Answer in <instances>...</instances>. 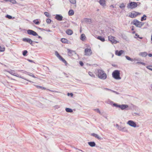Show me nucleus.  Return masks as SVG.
Listing matches in <instances>:
<instances>
[{"label": "nucleus", "instance_id": "f257e3e1", "mask_svg": "<svg viewBox=\"0 0 152 152\" xmlns=\"http://www.w3.org/2000/svg\"><path fill=\"white\" fill-rule=\"evenodd\" d=\"M97 75L99 78L103 80L106 79L107 77L106 74L103 70L101 69L98 70Z\"/></svg>", "mask_w": 152, "mask_h": 152}, {"label": "nucleus", "instance_id": "f03ea898", "mask_svg": "<svg viewBox=\"0 0 152 152\" xmlns=\"http://www.w3.org/2000/svg\"><path fill=\"white\" fill-rule=\"evenodd\" d=\"M113 77L117 80H120L121 78L120 77V71L118 70L114 71L112 73Z\"/></svg>", "mask_w": 152, "mask_h": 152}, {"label": "nucleus", "instance_id": "7ed1b4c3", "mask_svg": "<svg viewBox=\"0 0 152 152\" xmlns=\"http://www.w3.org/2000/svg\"><path fill=\"white\" fill-rule=\"evenodd\" d=\"M137 6V3L133 2L128 4L127 7L129 9H133L136 7Z\"/></svg>", "mask_w": 152, "mask_h": 152}, {"label": "nucleus", "instance_id": "20e7f679", "mask_svg": "<svg viewBox=\"0 0 152 152\" xmlns=\"http://www.w3.org/2000/svg\"><path fill=\"white\" fill-rule=\"evenodd\" d=\"M108 40L110 41L112 44H116L118 42V41L115 39V37L112 36H109L108 37Z\"/></svg>", "mask_w": 152, "mask_h": 152}, {"label": "nucleus", "instance_id": "39448f33", "mask_svg": "<svg viewBox=\"0 0 152 152\" xmlns=\"http://www.w3.org/2000/svg\"><path fill=\"white\" fill-rule=\"evenodd\" d=\"M133 24L136 26L139 27H141L143 25V23H142L136 20H135L133 21Z\"/></svg>", "mask_w": 152, "mask_h": 152}, {"label": "nucleus", "instance_id": "423d86ee", "mask_svg": "<svg viewBox=\"0 0 152 152\" xmlns=\"http://www.w3.org/2000/svg\"><path fill=\"white\" fill-rule=\"evenodd\" d=\"M85 55L89 56H91L92 53V51L90 49H85L84 51Z\"/></svg>", "mask_w": 152, "mask_h": 152}, {"label": "nucleus", "instance_id": "0eeeda50", "mask_svg": "<svg viewBox=\"0 0 152 152\" xmlns=\"http://www.w3.org/2000/svg\"><path fill=\"white\" fill-rule=\"evenodd\" d=\"M127 124L135 128L137 126L136 123L132 120L129 121L127 123Z\"/></svg>", "mask_w": 152, "mask_h": 152}, {"label": "nucleus", "instance_id": "6e6552de", "mask_svg": "<svg viewBox=\"0 0 152 152\" xmlns=\"http://www.w3.org/2000/svg\"><path fill=\"white\" fill-rule=\"evenodd\" d=\"M140 14V13L139 12H134L131 13V14L129 15V16L130 18H134L137 16L138 15Z\"/></svg>", "mask_w": 152, "mask_h": 152}, {"label": "nucleus", "instance_id": "1a4fd4ad", "mask_svg": "<svg viewBox=\"0 0 152 152\" xmlns=\"http://www.w3.org/2000/svg\"><path fill=\"white\" fill-rule=\"evenodd\" d=\"M27 33L29 35H31L34 36L38 35L37 33L36 32L31 30H28L27 31Z\"/></svg>", "mask_w": 152, "mask_h": 152}, {"label": "nucleus", "instance_id": "9d476101", "mask_svg": "<svg viewBox=\"0 0 152 152\" xmlns=\"http://www.w3.org/2000/svg\"><path fill=\"white\" fill-rule=\"evenodd\" d=\"M118 129L119 131L123 132H128V130L125 127H123L121 126H120Z\"/></svg>", "mask_w": 152, "mask_h": 152}, {"label": "nucleus", "instance_id": "9b49d317", "mask_svg": "<svg viewBox=\"0 0 152 152\" xmlns=\"http://www.w3.org/2000/svg\"><path fill=\"white\" fill-rule=\"evenodd\" d=\"M22 40L23 42H27L32 45L33 41L30 39L28 38H23Z\"/></svg>", "mask_w": 152, "mask_h": 152}, {"label": "nucleus", "instance_id": "f8f14e48", "mask_svg": "<svg viewBox=\"0 0 152 152\" xmlns=\"http://www.w3.org/2000/svg\"><path fill=\"white\" fill-rule=\"evenodd\" d=\"M63 18V16L57 14L56 15L55 18L58 20L61 21L62 20Z\"/></svg>", "mask_w": 152, "mask_h": 152}, {"label": "nucleus", "instance_id": "ddd939ff", "mask_svg": "<svg viewBox=\"0 0 152 152\" xmlns=\"http://www.w3.org/2000/svg\"><path fill=\"white\" fill-rule=\"evenodd\" d=\"M124 52V51L123 50H120L119 51H118V50H116L115 52V54L116 55L120 56Z\"/></svg>", "mask_w": 152, "mask_h": 152}, {"label": "nucleus", "instance_id": "4468645a", "mask_svg": "<svg viewBox=\"0 0 152 152\" xmlns=\"http://www.w3.org/2000/svg\"><path fill=\"white\" fill-rule=\"evenodd\" d=\"M67 51H68V54L69 56H72L73 53L76 54V53L74 51L70 50L69 49H67Z\"/></svg>", "mask_w": 152, "mask_h": 152}, {"label": "nucleus", "instance_id": "2eb2a0df", "mask_svg": "<svg viewBox=\"0 0 152 152\" xmlns=\"http://www.w3.org/2000/svg\"><path fill=\"white\" fill-rule=\"evenodd\" d=\"M128 106L127 104H121L120 105L119 108L122 110H124L126 108H128Z\"/></svg>", "mask_w": 152, "mask_h": 152}, {"label": "nucleus", "instance_id": "dca6fc26", "mask_svg": "<svg viewBox=\"0 0 152 152\" xmlns=\"http://www.w3.org/2000/svg\"><path fill=\"white\" fill-rule=\"evenodd\" d=\"M91 135L93 137H95L98 140H100L101 139V137H100L98 135L94 133H92Z\"/></svg>", "mask_w": 152, "mask_h": 152}, {"label": "nucleus", "instance_id": "f3484780", "mask_svg": "<svg viewBox=\"0 0 152 152\" xmlns=\"http://www.w3.org/2000/svg\"><path fill=\"white\" fill-rule=\"evenodd\" d=\"M139 55L143 57H145L147 56V53L145 52H140L139 53Z\"/></svg>", "mask_w": 152, "mask_h": 152}, {"label": "nucleus", "instance_id": "a211bd4d", "mask_svg": "<svg viewBox=\"0 0 152 152\" xmlns=\"http://www.w3.org/2000/svg\"><path fill=\"white\" fill-rule=\"evenodd\" d=\"M99 3L103 7L105 6L106 5L105 0H99Z\"/></svg>", "mask_w": 152, "mask_h": 152}, {"label": "nucleus", "instance_id": "6ab92c4d", "mask_svg": "<svg viewBox=\"0 0 152 152\" xmlns=\"http://www.w3.org/2000/svg\"><path fill=\"white\" fill-rule=\"evenodd\" d=\"M125 57H126V58L128 60L131 61H138V60L137 59H136V58H134V59H132L129 56H125Z\"/></svg>", "mask_w": 152, "mask_h": 152}, {"label": "nucleus", "instance_id": "aec40b11", "mask_svg": "<svg viewBox=\"0 0 152 152\" xmlns=\"http://www.w3.org/2000/svg\"><path fill=\"white\" fill-rule=\"evenodd\" d=\"M9 72L10 73V74H11V75H13L14 76H16L17 77L19 76V75L18 74H16L15 73V71L14 70H11V71H10V72Z\"/></svg>", "mask_w": 152, "mask_h": 152}, {"label": "nucleus", "instance_id": "412c9836", "mask_svg": "<svg viewBox=\"0 0 152 152\" xmlns=\"http://www.w3.org/2000/svg\"><path fill=\"white\" fill-rule=\"evenodd\" d=\"M88 145L91 147H93L95 146L96 144L94 142H88Z\"/></svg>", "mask_w": 152, "mask_h": 152}, {"label": "nucleus", "instance_id": "4be33fe9", "mask_svg": "<svg viewBox=\"0 0 152 152\" xmlns=\"http://www.w3.org/2000/svg\"><path fill=\"white\" fill-rule=\"evenodd\" d=\"M86 38V37L84 34H82L81 35L80 39L83 41H84Z\"/></svg>", "mask_w": 152, "mask_h": 152}, {"label": "nucleus", "instance_id": "5701e85b", "mask_svg": "<svg viewBox=\"0 0 152 152\" xmlns=\"http://www.w3.org/2000/svg\"><path fill=\"white\" fill-rule=\"evenodd\" d=\"M66 33L69 35H71L72 34L73 32L70 29H68L66 31Z\"/></svg>", "mask_w": 152, "mask_h": 152}, {"label": "nucleus", "instance_id": "b1692460", "mask_svg": "<svg viewBox=\"0 0 152 152\" xmlns=\"http://www.w3.org/2000/svg\"><path fill=\"white\" fill-rule=\"evenodd\" d=\"M74 14V12L73 10H71L68 12V15H72Z\"/></svg>", "mask_w": 152, "mask_h": 152}, {"label": "nucleus", "instance_id": "393cba45", "mask_svg": "<svg viewBox=\"0 0 152 152\" xmlns=\"http://www.w3.org/2000/svg\"><path fill=\"white\" fill-rule=\"evenodd\" d=\"M97 39L100 40L102 42H104L105 41L104 38L101 36H98L97 37Z\"/></svg>", "mask_w": 152, "mask_h": 152}, {"label": "nucleus", "instance_id": "a878e982", "mask_svg": "<svg viewBox=\"0 0 152 152\" xmlns=\"http://www.w3.org/2000/svg\"><path fill=\"white\" fill-rule=\"evenodd\" d=\"M59 59L60 60L62 61L64 63H65V64H66V65L67 64V63L66 61L61 56V58H60Z\"/></svg>", "mask_w": 152, "mask_h": 152}, {"label": "nucleus", "instance_id": "bb28decb", "mask_svg": "<svg viewBox=\"0 0 152 152\" xmlns=\"http://www.w3.org/2000/svg\"><path fill=\"white\" fill-rule=\"evenodd\" d=\"M61 42L64 43H67L68 40L65 38H62L61 40Z\"/></svg>", "mask_w": 152, "mask_h": 152}, {"label": "nucleus", "instance_id": "cd10ccee", "mask_svg": "<svg viewBox=\"0 0 152 152\" xmlns=\"http://www.w3.org/2000/svg\"><path fill=\"white\" fill-rule=\"evenodd\" d=\"M65 110L67 112L72 113L73 112L72 110L69 108H66L65 109Z\"/></svg>", "mask_w": 152, "mask_h": 152}, {"label": "nucleus", "instance_id": "c85d7f7f", "mask_svg": "<svg viewBox=\"0 0 152 152\" xmlns=\"http://www.w3.org/2000/svg\"><path fill=\"white\" fill-rule=\"evenodd\" d=\"M88 74L91 77H95V75L92 72H88Z\"/></svg>", "mask_w": 152, "mask_h": 152}, {"label": "nucleus", "instance_id": "c756f323", "mask_svg": "<svg viewBox=\"0 0 152 152\" xmlns=\"http://www.w3.org/2000/svg\"><path fill=\"white\" fill-rule=\"evenodd\" d=\"M38 19L34 20L33 22L36 25H38L39 23V22L38 21Z\"/></svg>", "mask_w": 152, "mask_h": 152}, {"label": "nucleus", "instance_id": "7c9ffc66", "mask_svg": "<svg viewBox=\"0 0 152 152\" xmlns=\"http://www.w3.org/2000/svg\"><path fill=\"white\" fill-rule=\"evenodd\" d=\"M44 14L48 17L50 18V14L47 12H45L44 13Z\"/></svg>", "mask_w": 152, "mask_h": 152}, {"label": "nucleus", "instance_id": "2f4dec72", "mask_svg": "<svg viewBox=\"0 0 152 152\" xmlns=\"http://www.w3.org/2000/svg\"><path fill=\"white\" fill-rule=\"evenodd\" d=\"M55 55L58 58H61V56H60L59 54L58 53V52L57 51H56L55 52Z\"/></svg>", "mask_w": 152, "mask_h": 152}, {"label": "nucleus", "instance_id": "473e14b6", "mask_svg": "<svg viewBox=\"0 0 152 152\" xmlns=\"http://www.w3.org/2000/svg\"><path fill=\"white\" fill-rule=\"evenodd\" d=\"M70 2L73 4H75L76 3V0H69Z\"/></svg>", "mask_w": 152, "mask_h": 152}, {"label": "nucleus", "instance_id": "72a5a7b5", "mask_svg": "<svg viewBox=\"0 0 152 152\" xmlns=\"http://www.w3.org/2000/svg\"><path fill=\"white\" fill-rule=\"evenodd\" d=\"M5 50V48L3 47L0 46V51L1 52L4 51Z\"/></svg>", "mask_w": 152, "mask_h": 152}, {"label": "nucleus", "instance_id": "f704fd0d", "mask_svg": "<svg viewBox=\"0 0 152 152\" xmlns=\"http://www.w3.org/2000/svg\"><path fill=\"white\" fill-rule=\"evenodd\" d=\"M9 1L13 4H15L17 3V2L15 0H9Z\"/></svg>", "mask_w": 152, "mask_h": 152}, {"label": "nucleus", "instance_id": "c9c22d12", "mask_svg": "<svg viewBox=\"0 0 152 152\" xmlns=\"http://www.w3.org/2000/svg\"><path fill=\"white\" fill-rule=\"evenodd\" d=\"M125 7V5H124V4L123 3H122L120 4L119 7L121 8H124Z\"/></svg>", "mask_w": 152, "mask_h": 152}, {"label": "nucleus", "instance_id": "e433bc0d", "mask_svg": "<svg viewBox=\"0 0 152 152\" xmlns=\"http://www.w3.org/2000/svg\"><path fill=\"white\" fill-rule=\"evenodd\" d=\"M134 114H135V115H133L135 116H140V114L139 113L135 112V113H134Z\"/></svg>", "mask_w": 152, "mask_h": 152}, {"label": "nucleus", "instance_id": "4c0bfd02", "mask_svg": "<svg viewBox=\"0 0 152 152\" xmlns=\"http://www.w3.org/2000/svg\"><path fill=\"white\" fill-rule=\"evenodd\" d=\"M146 17V16L145 15H144L143 16V17H142V18H141V21H143L144 20H146V18H145V19H144V17Z\"/></svg>", "mask_w": 152, "mask_h": 152}, {"label": "nucleus", "instance_id": "58836bf2", "mask_svg": "<svg viewBox=\"0 0 152 152\" xmlns=\"http://www.w3.org/2000/svg\"><path fill=\"white\" fill-rule=\"evenodd\" d=\"M46 22L50 24L51 23V20L50 19L48 18L46 20Z\"/></svg>", "mask_w": 152, "mask_h": 152}, {"label": "nucleus", "instance_id": "ea45409f", "mask_svg": "<svg viewBox=\"0 0 152 152\" xmlns=\"http://www.w3.org/2000/svg\"><path fill=\"white\" fill-rule=\"evenodd\" d=\"M28 75L30 76H31L34 78H36V77L34 76L33 74H32L31 73H28Z\"/></svg>", "mask_w": 152, "mask_h": 152}, {"label": "nucleus", "instance_id": "a19ab883", "mask_svg": "<svg viewBox=\"0 0 152 152\" xmlns=\"http://www.w3.org/2000/svg\"><path fill=\"white\" fill-rule=\"evenodd\" d=\"M134 37L135 38H140V39H142V37H139V35H138L137 34H135V36Z\"/></svg>", "mask_w": 152, "mask_h": 152}, {"label": "nucleus", "instance_id": "79ce46f5", "mask_svg": "<svg viewBox=\"0 0 152 152\" xmlns=\"http://www.w3.org/2000/svg\"><path fill=\"white\" fill-rule=\"evenodd\" d=\"M136 64H142L143 65H145V63H143V62H137L136 63Z\"/></svg>", "mask_w": 152, "mask_h": 152}, {"label": "nucleus", "instance_id": "37998d69", "mask_svg": "<svg viewBox=\"0 0 152 152\" xmlns=\"http://www.w3.org/2000/svg\"><path fill=\"white\" fill-rule=\"evenodd\" d=\"M28 52L26 50H24L23 53V54L24 56H25L26 54Z\"/></svg>", "mask_w": 152, "mask_h": 152}, {"label": "nucleus", "instance_id": "c03bdc74", "mask_svg": "<svg viewBox=\"0 0 152 152\" xmlns=\"http://www.w3.org/2000/svg\"><path fill=\"white\" fill-rule=\"evenodd\" d=\"M113 105L114 106L116 107H119H119H120V104H115V103L113 104Z\"/></svg>", "mask_w": 152, "mask_h": 152}, {"label": "nucleus", "instance_id": "a18cd8bd", "mask_svg": "<svg viewBox=\"0 0 152 152\" xmlns=\"http://www.w3.org/2000/svg\"><path fill=\"white\" fill-rule=\"evenodd\" d=\"M148 69L152 71V66H147L146 67Z\"/></svg>", "mask_w": 152, "mask_h": 152}, {"label": "nucleus", "instance_id": "49530a36", "mask_svg": "<svg viewBox=\"0 0 152 152\" xmlns=\"http://www.w3.org/2000/svg\"><path fill=\"white\" fill-rule=\"evenodd\" d=\"M6 18L9 19H11L12 18V17L10 15H7L6 16Z\"/></svg>", "mask_w": 152, "mask_h": 152}, {"label": "nucleus", "instance_id": "de8ad7c7", "mask_svg": "<svg viewBox=\"0 0 152 152\" xmlns=\"http://www.w3.org/2000/svg\"><path fill=\"white\" fill-rule=\"evenodd\" d=\"M105 89L106 90H110L111 91H112L113 92H115V93H116V94H118V93L117 92H116V91H112L110 89H108V88H105Z\"/></svg>", "mask_w": 152, "mask_h": 152}, {"label": "nucleus", "instance_id": "09e8293b", "mask_svg": "<svg viewBox=\"0 0 152 152\" xmlns=\"http://www.w3.org/2000/svg\"><path fill=\"white\" fill-rule=\"evenodd\" d=\"M67 95L68 96H69V95H70L71 97H72L73 96V94L72 93H68L67 94Z\"/></svg>", "mask_w": 152, "mask_h": 152}, {"label": "nucleus", "instance_id": "8fccbe9b", "mask_svg": "<svg viewBox=\"0 0 152 152\" xmlns=\"http://www.w3.org/2000/svg\"><path fill=\"white\" fill-rule=\"evenodd\" d=\"M95 110L98 113H100L101 112H100L99 110V109H95Z\"/></svg>", "mask_w": 152, "mask_h": 152}, {"label": "nucleus", "instance_id": "3c124183", "mask_svg": "<svg viewBox=\"0 0 152 152\" xmlns=\"http://www.w3.org/2000/svg\"><path fill=\"white\" fill-rule=\"evenodd\" d=\"M79 64L81 66H83V62L81 61L80 62Z\"/></svg>", "mask_w": 152, "mask_h": 152}, {"label": "nucleus", "instance_id": "603ef678", "mask_svg": "<svg viewBox=\"0 0 152 152\" xmlns=\"http://www.w3.org/2000/svg\"><path fill=\"white\" fill-rule=\"evenodd\" d=\"M36 87V88L38 89L39 88H41V86H37V85H35Z\"/></svg>", "mask_w": 152, "mask_h": 152}, {"label": "nucleus", "instance_id": "864d4df0", "mask_svg": "<svg viewBox=\"0 0 152 152\" xmlns=\"http://www.w3.org/2000/svg\"><path fill=\"white\" fill-rule=\"evenodd\" d=\"M60 107L58 105H56L54 106V107L55 108H59Z\"/></svg>", "mask_w": 152, "mask_h": 152}, {"label": "nucleus", "instance_id": "5fc2aeb1", "mask_svg": "<svg viewBox=\"0 0 152 152\" xmlns=\"http://www.w3.org/2000/svg\"><path fill=\"white\" fill-rule=\"evenodd\" d=\"M40 89H41L42 90H45L46 89V88L45 87L42 86H41Z\"/></svg>", "mask_w": 152, "mask_h": 152}, {"label": "nucleus", "instance_id": "6e6d98bb", "mask_svg": "<svg viewBox=\"0 0 152 152\" xmlns=\"http://www.w3.org/2000/svg\"><path fill=\"white\" fill-rule=\"evenodd\" d=\"M28 61H29V62H34L33 60H31L30 59H28Z\"/></svg>", "mask_w": 152, "mask_h": 152}, {"label": "nucleus", "instance_id": "4d7b16f0", "mask_svg": "<svg viewBox=\"0 0 152 152\" xmlns=\"http://www.w3.org/2000/svg\"><path fill=\"white\" fill-rule=\"evenodd\" d=\"M148 56L150 57H151L152 56V54L151 53L149 54Z\"/></svg>", "mask_w": 152, "mask_h": 152}, {"label": "nucleus", "instance_id": "13d9d810", "mask_svg": "<svg viewBox=\"0 0 152 152\" xmlns=\"http://www.w3.org/2000/svg\"><path fill=\"white\" fill-rule=\"evenodd\" d=\"M49 90L50 91H51L53 92H56V93H59V92L56 91H51V90Z\"/></svg>", "mask_w": 152, "mask_h": 152}, {"label": "nucleus", "instance_id": "bf43d9fd", "mask_svg": "<svg viewBox=\"0 0 152 152\" xmlns=\"http://www.w3.org/2000/svg\"><path fill=\"white\" fill-rule=\"evenodd\" d=\"M116 127L117 128V129H118V127H119V126H119L118 124H116Z\"/></svg>", "mask_w": 152, "mask_h": 152}, {"label": "nucleus", "instance_id": "052dcab7", "mask_svg": "<svg viewBox=\"0 0 152 152\" xmlns=\"http://www.w3.org/2000/svg\"><path fill=\"white\" fill-rule=\"evenodd\" d=\"M25 79V80H27V81H29V82H32L31 81H30V80H28L26 79Z\"/></svg>", "mask_w": 152, "mask_h": 152}, {"label": "nucleus", "instance_id": "680f3d73", "mask_svg": "<svg viewBox=\"0 0 152 152\" xmlns=\"http://www.w3.org/2000/svg\"><path fill=\"white\" fill-rule=\"evenodd\" d=\"M38 38H41V37L40 36H38Z\"/></svg>", "mask_w": 152, "mask_h": 152}, {"label": "nucleus", "instance_id": "e2e57ef3", "mask_svg": "<svg viewBox=\"0 0 152 152\" xmlns=\"http://www.w3.org/2000/svg\"><path fill=\"white\" fill-rule=\"evenodd\" d=\"M4 0L6 1H8L9 0Z\"/></svg>", "mask_w": 152, "mask_h": 152}, {"label": "nucleus", "instance_id": "0e129e2a", "mask_svg": "<svg viewBox=\"0 0 152 152\" xmlns=\"http://www.w3.org/2000/svg\"><path fill=\"white\" fill-rule=\"evenodd\" d=\"M132 30H134V28H133V27H132Z\"/></svg>", "mask_w": 152, "mask_h": 152}, {"label": "nucleus", "instance_id": "69168bd1", "mask_svg": "<svg viewBox=\"0 0 152 152\" xmlns=\"http://www.w3.org/2000/svg\"><path fill=\"white\" fill-rule=\"evenodd\" d=\"M151 40L152 41V35L151 36Z\"/></svg>", "mask_w": 152, "mask_h": 152}, {"label": "nucleus", "instance_id": "338daca9", "mask_svg": "<svg viewBox=\"0 0 152 152\" xmlns=\"http://www.w3.org/2000/svg\"><path fill=\"white\" fill-rule=\"evenodd\" d=\"M133 34H134L135 33V32L134 31L132 32Z\"/></svg>", "mask_w": 152, "mask_h": 152}, {"label": "nucleus", "instance_id": "774afa93", "mask_svg": "<svg viewBox=\"0 0 152 152\" xmlns=\"http://www.w3.org/2000/svg\"><path fill=\"white\" fill-rule=\"evenodd\" d=\"M79 150V151H81V152H83V151L82 150Z\"/></svg>", "mask_w": 152, "mask_h": 152}]
</instances>
